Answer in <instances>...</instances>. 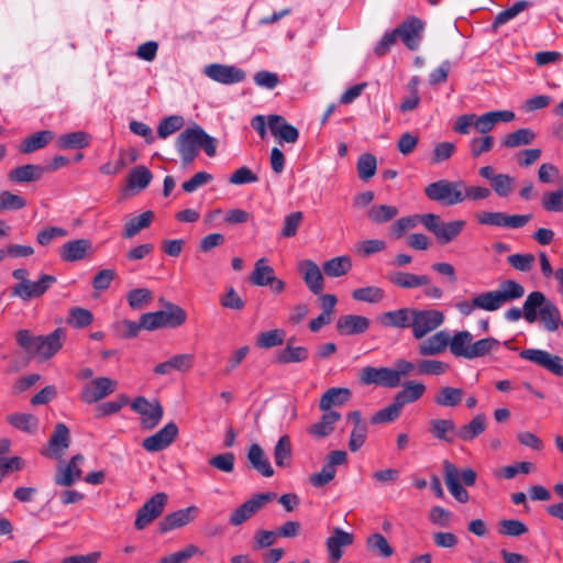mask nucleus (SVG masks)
<instances>
[{"label":"nucleus","mask_w":563,"mask_h":563,"mask_svg":"<svg viewBox=\"0 0 563 563\" xmlns=\"http://www.w3.org/2000/svg\"><path fill=\"white\" fill-rule=\"evenodd\" d=\"M525 288L516 280H505L498 289L479 292L472 299H464L455 303L456 310L464 317L473 314L476 310L497 311L506 302L521 298Z\"/></svg>","instance_id":"obj_1"},{"label":"nucleus","mask_w":563,"mask_h":563,"mask_svg":"<svg viewBox=\"0 0 563 563\" xmlns=\"http://www.w3.org/2000/svg\"><path fill=\"white\" fill-rule=\"evenodd\" d=\"M175 146L181 158L183 166L190 165L203 150L209 157L217 153V140L210 136L200 125L195 124L184 130L176 139Z\"/></svg>","instance_id":"obj_2"},{"label":"nucleus","mask_w":563,"mask_h":563,"mask_svg":"<svg viewBox=\"0 0 563 563\" xmlns=\"http://www.w3.org/2000/svg\"><path fill=\"white\" fill-rule=\"evenodd\" d=\"M65 331L62 328L55 329L47 335H33L30 330L21 329L15 332L16 344L31 355H40L42 360H49L62 347Z\"/></svg>","instance_id":"obj_3"},{"label":"nucleus","mask_w":563,"mask_h":563,"mask_svg":"<svg viewBox=\"0 0 563 563\" xmlns=\"http://www.w3.org/2000/svg\"><path fill=\"white\" fill-rule=\"evenodd\" d=\"M525 310L528 323H534L539 320L549 332H554L559 329L561 323L560 310L542 291L536 290L527 296Z\"/></svg>","instance_id":"obj_4"},{"label":"nucleus","mask_w":563,"mask_h":563,"mask_svg":"<svg viewBox=\"0 0 563 563\" xmlns=\"http://www.w3.org/2000/svg\"><path fill=\"white\" fill-rule=\"evenodd\" d=\"M423 228L431 232L440 245H446L454 241L465 229V220H453L444 222L439 214H422Z\"/></svg>","instance_id":"obj_5"},{"label":"nucleus","mask_w":563,"mask_h":563,"mask_svg":"<svg viewBox=\"0 0 563 563\" xmlns=\"http://www.w3.org/2000/svg\"><path fill=\"white\" fill-rule=\"evenodd\" d=\"M463 191H465V181L440 179L429 184L424 188L426 196L443 206H455L463 202Z\"/></svg>","instance_id":"obj_6"},{"label":"nucleus","mask_w":563,"mask_h":563,"mask_svg":"<svg viewBox=\"0 0 563 563\" xmlns=\"http://www.w3.org/2000/svg\"><path fill=\"white\" fill-rule=\"evenodd\" d=\"M424 29V21L410 15L389 32V45L399 40L408 49L417 51L422 42Z\"/></svg>","instance_id":"obj_7"},{"label":"nucleus","mask_w":563,"mask_h":563,"mask_svg":"<svg viewBox=\"0 0 563 563\" xmlns=\"http://www.w3.org/2000/svg\"><path fill=\"white\" fill-rule=\"evenodd\" d=\"M426 391L422 383L409 380L404 384L395 397L393 404L389 405V422L397 419L406 405L412 404L420 399Z\"/></svg>","instance_id":"obj_8"},{"label":"nucleus","mask_w":563,"mask_h":563,"mask_svg":"<svg viewBox=\"0 0 563 563\" xmlns=\"http://www.w3.org/2000/svg\"><path fill=\"white\" fill-rule=\"evenodd\" d=\"M166 493H156L137 510L134 527L136 530L145 529L156 518H158L167 504Z\"/></svg>","instance_id":"obj_9"},{"label":"nucleus","mask_w":563,"mask_h":563,"mask_svg":"<svg viewBox=\"0 0 563 563\" xmlns=\"http://www.w3.org/2000/svg\"><path fill=\"white\" fill-rule=\"evenodd\" d=\"M519 357L538 365L556 376H563V358L541 349H526L519 352Z\"/></svg>","instance_id":"obj_10"},{"label":"nucleus","mask_w":563,"mask_h":563,"mask_svg":"<svg viewBox=\"0 0 563 563\" xmlns=\"http://www.w3.org/2000/svg\"><path fill=\"white\" fill-rule=\"evenodd\" d=\"M56 277L48 274L41 275L40 279L33 282L29 279L25 284H15L12 287V296L23 301H30L42 297L56 283Z\"/></svg>","instance_id":"obj_11"},{"label":"nucleus","mask_w":563,"mask_h":563,"mask_svg":"<svg viewBox=\"0 0 563 563\" xmlns=\"http://www.w3.org/2000/svg\"><path fill=\"white\" fill-rule=\"evenodd\" d=\"M71 443L70 430L63 423L58 422L49 437L47 445L41 451V454L53 460H60Z\"/></svg>","instance_id":"obj_12"},{"label":"nucleus","mask_w":563,"mask_h":563,"mask_svg":"<svg viewBox=\"0 0 563 563\" xmlns=\"http://www.w3.org/2000/svg\"><path fill=\"white\" fill-rule=\"evenodd\" d=\"M203 74L211 80L222 85H233L245 80L246 73L235 66L225 64H209L203 68Z\"/></svg>","instance_id":"obj_13"},{"label":"nucleus","mask_w":563,"mask_h":563,"mask_svg":"<svg viewBox=\"0 0 563 563\" xmlns=\"http://www.w3.org/2000/svg\"><path fill=\"white\" fill-rule=\"evenodd\" d=\"M276 498L275 493H260L239 506L230 516L232 526H240L255 515L266 503Z\"/></svg>","instance_id":"obj_14"},{"label":"nucleus","mask_w":563,"mask_h":563,"mask_svg":"<svg viewBox=\"0 0 563 563\" xmlns=\"http://www.w3.org/2000/svg\"><path fill=\"white\" fill-rule=\"evenodd\" d=\"M132 410L141 415V424L146 430L154 429L163 418V407L158 401L150 402L145 397L139 396L131 404Z\"/></svg>","instance_id":"obj_15"},{"label":"nucleus","mask_w":563,"mask_h":563,"mask_svg":"<svg viewBox=\"0 0 563 563\" xmlns=\"http://www.w3.org/2000/svg\"><path fill=\"white\" fill-rule=\"evenodd\" d=\"M412 335L422 339L444 322V314L435 309H416Z\"/></svg>","instance_id":"obj_16"},{"label":"nucleus","mask_w":563,"mask_h":563,"mask_svg":"<svg viewBox=\"0 0 563 563\" xmlns=\"http://www.w3.org/2000/svg\"><path fill=\"white\" fill-rule=\"evenodd\" d=\"M117 380L109 377H98L87 383L80 393L81 400L95 404L111 395L117 388Z\"/></svg>","instance_id":"obj_17"},{"label":"nucleus","mask_w":563,"mask_h":563,"mask_svg":"<svg viewBox=\"0 0 563 563\" xmlns=\"http://www.w3.org/2000/svg\"><path fill=\"white\" fill-rule=\"evenodd\" d=\"M199 508L191 505L168 514L159 521L158 531L164 534L172 530L183 528L192 522L199 516Z\"/></svg>","instance_id":"obj_18"},{"label":"nucleus","mask_w":563,"mask_h":563,"mask_svg":"<svg viewBox=\"0 0 563 563\" xmlns=\"http://www.w3.org/2000/svg\"><path fill=\"white\" fill-rule=\"evenodd\" d=\"M178 427L175 422H168L161 430L143 440L142 446L147 452H159L167 449L177 438Z\"/></svg>","instance_id":"obj_19"},{"label":"nucleus","mask_w":563,"mask_h":563,"mask_svg":"<svg viewBox=\"0 0 563 563\" xmlns=\"http://www.w3.org/2000/svg\"><path fill=\"white\" fill-rule=\"evenodd\" d=\"M92 253V244L88 239H77L64 243L59 249L62 261L74 263L85 260Z\"/></svg>","instance_id":"obj_20"},{"label":"nucleus","mask_w":563,"mask_h":563,"mask_svg":"<svg viewBox=\"0 0 563 563\" xmlns=\"http://www.w3.org/2000/svg\"><path fill=\"white\" fill-rule=\"evenodd\" d=\"M268 128L271 133L279 142L296 143L299 139V131L296 126L289 124L286 119L278 114L268 115Z\"/></svg>","instance_id":"obj_21"},{"label":"nucleus","mask_w":563,"mask_h":563,"mask_svg":"<svg viewBox=\"0 0 563 563\" xmlns=\"http://www.w3.org/2000/svg\"><path fill=\"white\" fill-rule=\"evenodd\" d=\"M444 481L451 495L460 503L470 500V494L460 483V472L450 461L443 462Z\"/></svg>","instance_id":"obj_22"},{"label":"nucleus","mask_w":563,"mask_h":563,"mask_svg":"<svg viewBox=\"0 0 563 563\" xmlns=\"http://www.w3.org/2000/svg\"><path fill=\"white\" fill-rule=\"evenodd\" d=\"M309 290L319 295L323 289V276L319 266L311 260H305L298 266Z\"/></svg>","instance_id":"obj_23"},{"label":"nucleus","mask_w":563,"mask_h":563,"mask_svg":"<svg viewBox=\"0 0 563 563\" xmlns=\"http://www.w3.org/2000/svg\"><path fill=\"white\" fill-rule=\"evenodd\" d=\"M369 328V320L357 314L341 316L336 322V330L342 335L361 334Z\"/></svg>","instance_id":"obj_24"},{"label":"nucleus","mask_w":563,"mask_h":563,"mask_svg":"<svg viewBox=\"0 0 563 563\" xmlns=\"http://www.w3.org/2000/svg\"><path fill=\"white\" fill-rule=\"evenodd\" d=\"M294 341L295 338H290L286 346L276 353L274 358L276 364L286 365L290 363H301L308 360L309 350L306 346H295L292 344Z\"/></svg>","instance_id":"obj_25"},{"label":"nucleus","mask_w":563,"mask_h":563,"mask_svg":"<svg viewBox=\"0 0 563 563\" xmlns=\"http://www.w3.org/2000/svg\"><path fill=\"white\" fill-rule=\"evenodd\" d=\"M450 333L445 330L439 331L422 341L419 345V354L423 356L437 355L450 347Z\"/></svg>","instance_id":"obj_26"},{"label":"nucleus","mask_w":563,"mask_h":563,"mask_svg":"<svg viewBox=\"0 0 563 563\" xmlns=\"http://www.w3.org/2000/svg\"><path fill=\"white\" fill-rule=\"evenodd\" d=\"M450 352L456 357L471 360L472 344H474L473 334L463 330L450 335Z\"/></svg>","instance_id":"obj_27"},{"label":"nucleus","mask_w":563,"mask_h":563,"mask_svg":"<svg viewBox=\"0 0 563 563\" xmlns=\"http://www.w3.org/2000/svg\"><path fill=\"white\" fill-rule=\"evenodd\" d=\"M246 456L251 467L262 476L271 477L274 475V468L260 444L253 443L249 448Z\"/></svg>","instance_id":"obj_28"},{"label":"nucleus","mask_w":563,"mask_h":563,"mask_svg":"<svg viewBox=\"0 0 563 563\" xmlns=\"http://www.w3.org/2000/svg\"><path fill=\"white\" fill-rule=\"evenodd\" d=\"M341 419L338 411H324L321 419L308 428V433L316 439H322L330 435L334 430V424Z\"/></svg>","instance_id":"obj_29"},{"label":"nucleus","mask_w":563,"mask_h":563,"mask_svg":"<svg viewBox=\"0 0 563 563\" xmlns=\"http://www.w3.org/2000/svg\"><path fill=\"white\" fill-rule=\"evenodd\" d=\"M352 393L349 388L332 387L329 388L320 398L319 407L322 411H331V407L342 406L349 401Z\"/></svg>","instance_id":"obj_30"},{"label":"nucleus","mask_w":563,"mask_h":563,"mask_svg":"<svg viewBox=\"0 0 563 563\" xmlns=\"http://www.w3.org/2000/svg\"><path fill=\"white\" fill-rule=\"evenodd\" d=\"M91 143V136L85 131H75L62 134L56 145L62 150H81L88 147Z\"/></svg>","instance_id":"obj_31"},{"label":"nucleus","mask_w":563,"mask_h":563,"mask_svg":"<svg viewBox=\"0 0 563 563\" xmlns=\"http://www.w3.org/2000/svg\"><path fill=\"white\" fill-rule=\"evenodd\" d=\"M46 168L35 164H26L12 169L9 179L14 183H31L38 180Z\"/></svg>","instance_id":"obj_32"},{"label":"nucleus","mask_w":563,"mask_h":563,"mask_svg":"<svg viewBox=\"0 0 563 563\" xmlns=\"http://www.w3.org/2000/svg\"><path fill=\"white\" fill-rule=\"evenodd\" d=\"M54 139V132L49 130L38 131L25 137L20 144V152L24 154L33 153L45 147Z\"/></svg>","instance_id":"obj_33"},{"label":"nucleus","mask_w":563,"mask_h":563,"mask_svg":"<svg viewBox=\"0 0 563 563\" xmlns=\"http://www.w3.org/2000/svg\"><path fill=\"white\" fill-rule=\"evenodd\" d=\"M536 137L537 134L533 130L522 128L504 135L500 144L506 148H515L531 144Z\"/></svg>","instance_id":"obj_34"},{"label":"nucleus","mask_w":563,"mask_h":563,"mask_svg":"<svg viewBox=\"0 0 563 563\" xmlns=\"http://www.w3.org/2000/svg\"><path fill=\"white\" fill-rule=\"evenodd\" d=\"M390 282L400 288L412 289L429 284L430 278L427 275H416L406 272H398L390 276Z\"/></svg>","instance_id":"obj_35"},{"label":"nucleus","mask_w":563,"mask_h":563,"mask_svg":"<svg viewBox=\"0 0 563 563\" xmlns=\"http://www.w3.org/2000/svg\"><path fill=\"white\" fill-rule=\"evenodd\" d=\"M154 219L153 211H145L140 216L133 217L128 220L124 224L123 238L131 239L136 235L141 230L146 229L151 225Z\"/></svg>","instance_id":"obj_36"},{"label":"nucleus","mask_w":563,"mask_h":563,"mask_svg":"<svg viewBox=\"0 0 563 563\" xmlns=\"http://www.w3.org/2000/svg\"><path fill=\"white\" fill-rule=\"evenodd\" d=\"M81 473L79 466L68 462L65 466H58L54 482L58 486L70 487L80 479Z\"/></svg>","instance_id":"obj_37"},{"label":"nucleus","mask_w":563,"mask_h":563,"mask_svg":"<svg viewBox=\"0 0 563 563\" xmlns=\"http://www.w3.org/2000/svg\"><path fill=\"white\" fill-rule=\"evenodd\" d=\"M165 309H163V319L164 328H178L186 322L187 314L186 311L172 302H165Z\"/></svg>","instance_id":"obj_38"},{"label":"nucleus","mask_w":563,"mask_h":563,"mask_svg":"<svg viewBox=\"0 0 563 563\" xmlns=\"http://www.w3.org/2000/svg\"><path fill=\"white\" fill-rule=\"evenodd\" d=\"M7 421L15 429L34 433L38 428V419L32 413H11L7 417Z\"/></svg>","instance_id":"obj_39"},{"label":"nucleus","mask_w":563,"mask_h":563,"mask_svg":"<svg viewBox=\"0 0 563 563\" xmlns=\"http://www.w3.org/2000/svg\"><path fill=\"white\" fill-rule=\"evenodd\" d=\"M152 178V172L146 166L139 165L131 169L128 176V187L139 191L143 190L150 185Z\"/></svg>","instance_id":"obj_40"},{"label":"nucleus","mask_w":563,"mask_h":563,"mask_svg":"<svg viewBox=\"0 0 563 563\" xmlns=\"http://www.w3.org/2000/svg\"><path fill=\"white\" fill-rule=\"evenodd\" d=\"M267 260L265 257L260 258L254 266V271L250 276V282L260 287L268 286L272 282V276L274 275V269L272 266L267 265Z\"/></svg>","instance_id":"obj_41"},{"label":"nucleus","mask_w":563,"mask_h":563,"mask_svg":"<svg viewBox=\"0 0 563 563\" xmlns=\"http://www.w3.org/2000/svg\"><path fill=\"white\" fill-rule=\"evenodd\" d=\"M464 396L462 388L445 386L442 387L434 397V402L442 407L457 406Z\"/></svg>","instance_id":"obj_42"},{"label":"nucleus","mask_w":563,"mask_h":563,"mask_svg":"<svg viewBox=\"0 0 563 563\" xmlns=\"http://www.w3.org/2000/svg\"><path fill=\"white\" fill-rule=\"evenodd\" d=\"M486 429V417L477 415L467 424L459 430V438L463 441H472Z\"/></svg>","instance_id":"obj_43"},{"label":"nucleus","mask_w":563,"mask_h":563,"mask_svg":"<svg viewBox=\"0 0 563 563\" xmlns=\"http://www.w3.org/2000/svg\"><path fill=\"white\" fill-rule=\"evenodd\" d=\"M352 262L349 256H338L323 264V272L330 277H340L349 273Z\"/></svg>","instance_id":"obj_44"},{"label":"nucleus","mask_w":563,"mask_h":563,"mask_svg":"<svg viewBox=\"0 0 563 563\" xmlns=\"http://www.w3.org/2000/svg\"><path fill=\"white\" fill-rule=\"evenodd\" d=\"M358 377L363 385L387 386V367L366 366L361 369Z\"/></svg>","instance_id":"obj_45"},{"label":"nucleus","mask_w":563,"mask_h":563,"mask_svg":"<svg viewBox=\"0 0 563 563\" xmlns=\"http://www.w3.org/2000/svg\"><path fill=\"white\" fill-rule=\"evenodd\" d=\"M274 460L277 466L285 467L289 465L291 460V443L290 438L285 434L282 435L274 448Z\"/></svg>","instance_id":"obj_46"},{"label":"nucleus","mask_w":563,"mask_h":563,"mask_svg":"<svg viewBox=\"0 0 563 563\" xmlns=\"http://www.w3.org/2000/svg\"><path fill=\"white\" fill-rule=\"evenodd\" d=\"M500 345L501 342L492 336L476 340L474 344H472L471 360L484 357L496 352Z\"/></svg>","instance_id":"obj_47"},{"label":"nucleus","mask_w":563,"mask_h":563,"mask_svg":"<svg viewBox=\"0 0 563 563\" xmlns=\"http://www.w3.org/2000/svg\"><path fill=\"white\" fill-rule=\"evenodd\" d=\"M93 321V314L90 310L81 307L69 309L67 323L75 329H82L90 325Z\"/></svg>","instance_id":"obj_48"},{"label":"nucleus","mask_w":563,"mask_h":563,"mask_svg":"<svg viewBox=\"0 0 563 563\" xmlns=\"http://www.w3.org/2000/svg\"><path fill=\"white\" fill-rule=\"evenodd\" d=\"M285 331L283 329H274L258 334L256 346L260 349H272L283 345L285 341Z\"/></svg>","instance_id":"obj_49"},{"label":"nucleus","mask_w":563,"mask_h":563,"mask_svg":"<svg viewBox=\"0 0 563 563\" xmlns=\"http://www.w3.org/2000/svg\"><path fill=\"white\" fill-rule=\"evenodd\" d=\"M185 125V119L181 115H169L161 120L157 126V134L161 139H167L173 133L181 130Z\"/></svg>","instance_id":"obj_50"},{"label":"nucleus","mask_w":563,"mask_h":563,"mask_svg":"<svg viewBox=\"0 0 563 563\" xmlns=\"http://www.w3.org/2000/svg\"><path fill=\"white\" fill-rule=\"evenodd\" d=\"M129 306L134 310H141L153 300V292L147 288H135L128 292Z\"/></svg>","instance_id":"obj_51"},{"label":"nucleus","mask_w":563,"mask_h":563,"mask_svg":"<svg viewBox=\"0 0 563 563\" xmlns=\"http://www.w3.org/2000/svg\"><path fill=\"white\" fill-rule=\"evenodd\" d=\"M416 309L402 308L389 311V324L397 328H411L413 330V319Z\"/></svg>","instance_id":"obj_52"},{"label":"nucleus","mask_w":563,"mask_h":563,"mask_svg":"<svg viewBox=\"0 0 563 563\" xmlns=\"http://www.w3.org/2000/svg\"><path fill=\"white\" fill-rule=\"evenodd\" d=\"M352 297L357 301L379 302L385 298V290L379 287L368 286L353 290Z\"/></svg>","instance_id":"obj_53"},{"label":"nucleus","mask_w":563,"mask_h":563,"mask_svg":"<svg viewBox=\"0 0 563 563\" xmlns=\"http://www.w3.org/2000/svg\"><path fill=\"white\" fill-rule=\"evenodd\" d=\"M356 167H357L358 177L362 180L366 181L369 178H372L376 173V168H377L376 157L372 154H363L358 157Z\"/></svg>","instance_id":"obj_54"},{"label":"nucleus","mask_w":563,"mask_h":563,"mask_svg":"<svg viewBox=\"0 0 563 563\" xmlns=\"http://www.w3.org/2000/svg\"><path fill=\"white\" fill-rule=\"evenodd\" d=\"M509 265L518 272H530L534 265L536 256L531 253H516L507 258Z\"/></svg>","instance_id":"obj_55"},{"label":"nucleus","mask_w":563,"mask_h":563,"mask_svg":"<svg viewBox=\"0 0 563 563\" xmlns=\"http://www.w3.org/2000/svg\"><path fill=\"white\" fill-rule=\"evenodd\" d=\"M415 368L413 363L399 360L395 363L394 368H389V387L398 386L401 378L411 373Z\"/></svg>","instance_id":"obj_56"},{"label":"nucleus","mask_w":563,"mask_h":563,"mask_svg":"<svg viewBox=\"0 0 563 563\" xmlns=\"http://www.w3.org/2000/svg\"><path fill=\"white\" fill-rule=\"evenodd\" d=\"M494 136L483 135L481 137H473L470 143V153L473 158H478L484 153L489 152L494 146Z\"/></svg>","instance_id":"obj_57"},{"label":"nucleus","mask_w":563,"mask_h":563,"mask_svg":"<svg viewBox=\"0 0 563 563\" xmlns=\"http://www.w3.org/2000/svg\"><path fill=\"white\" fill-rule=\"evenodd\" d=\"M209 465L223 473H231L235 465V455L232 452H225L212 456L208 461Z\"/></svg>","instance_id":"obj_58"},{"label":"nucleus","mask_w":563,"mask_h":563,"mask_svg":"<svg viewBox=\"0 0 563 563\" xmlns=\"http://www.w3.org/2000/svg\"><path fill=\"white\" fill-rule=\"evenodd\" d=\"M418 224H422V214L402 217L393 224V234H395L396 238H400L407 231L415 229Z\"/></svg>","instance_id":"obj_59"},{"label":"nucleus","mask_w":563,"mask_h":563,"mask_svg":"<svg viewBox=\"0 0 563 563\" xmlns=\"http://www.w3.org/2000/svg\"><path fill=\"white\" fill-rule=\"evenodd\" d=\"M542 207L549 212H562L563 211V192L558 189L548 191L542 196Z\"/></svg>","instance_id":"obj_60"},{"label":"nucleus","mask_w":563,"mask_h":563,"mask_svg":"<svg viewBox=\"0 0 563 563\" xmlns=\"http://www.w3.org/2000/svg\"><path fill=\"white\" fill-rule=\"evenodd\" d=\"M198 552L199 548L197 545L189 544L183 550L163 556L158 563H187V561Z\"/></svg>","instance_id":"obj_61"},{"label":"nucleus","mask_w":563,"mask_h":563,"mask_svg":"<svg viewBox=\"0 0 563 563\" xmlns=\"http://www.w3.org/2000/svg\"><path fill=\"white\" fill-rule=\"evenodd\" d=\"M496 195L507 197L514 190V178L508 174H497L490 184Z\"/></svg>","instance_id":"obj_62"},{"label":"nucleus","mask_w":563,"mask_h":563,"mask_svg":"<svg viewBox=\"0 0 563 563\" xmlns=\"http://www.w3.org/2000/svg\"><path fill=\"white\" fill-rule=\"evenodd\" d=\"M303 214L301 211L292 212L285 217L282 229V236L292 238L296 235L299 225L301 224Z\"/></svg>","instance_id":"obj_63"},{"label":"nucleus","mask_w":563,"mask_h":563,"mask_svg":"<svg viewBox=\"0 0 563 563\" xmlns=\"http://www.w3.org/2000/svg\"><path fill=\"white\" fill-rule=\"evenodd\" d=\"M26 206L23 197L12 194L10 191L0 192V209L1 210H20Z\"/></svg>","instance_id":"obj_64"}]
</instances>
